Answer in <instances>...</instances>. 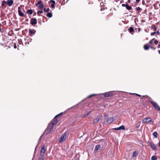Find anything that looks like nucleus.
I'll return each instance as SVG.
<instances>
[{"label":"nucleus","instance_id":"obj_1","mask_svg":"<svg viewBox=\"0 0 160 160\" xmlns=\"http://www.w3.org/2000/svg\"><path fill=\"white\" fill-rule=\"evenodd\" d=\"M58 120L57 119L53 120V121L51 123L48 124L47 128L46 129V132H47V134L49 133L53 129L54 125L56 124L58 122Z\"/></svg>","mask_w":160,"mask_h":160},{"label":"nucleus","instance_id":"obj_2","mask_svg":"<svg viewBox=\"0 0 160 160\" xmlns=\"http://www.w3.org/2000/svg\"><path fill=\"white\" fill-rule=\"evenodd\" d=\"M151 103L152 105L154 108L157 110L160 111V107L158 103L152 101L150 102Z\"/></svg>","mask_w":160,"mask_h":160},{"label":"nucleus","instance_id":"obj_3","mask_svg":"<svg viewBox=\"0 0 160 160\" xmlns=\"http://www.w3.org/2000/svg\"><path fill=\"white\" fill-rule=\"evenodd\" d=\"M67 137V133L65 132L61 136L60 138L59 139V142H60L64 141L66 139Z\"/></svg>","mask_w":160,"mask_h":160},{"label":"nucleus","instance_id":"obj_4","mask_svg":"<svg viewBox=\"0 0 160 160\" xmlns=\"http://www.w3.org/2000/svg\"><path fill=\"white\" fill-rule=\"evenodd\" d=\"M46 152L45 147L44 145L42 147L40 151V155L41 157H43Z\"/></svg>","mask_w":160,"mask_h":160},{"label":"nucleus","instance_id":"obj_5","mask_svg":"<svg viewBox=\"0 0 160 160\" xmlns=\"http://www.w3.org/2000/svg\"><path fill=\"white\" fill-rule=\"evenodd\" d=\"M114 92V91L109 92H108L103 93V94L104 95V96L106 97H109L113 95L112 92Z\"/></svg>","mask_w":160,"mask_h":160},{"label":"nucleus","instance_id":"obj_6","mask_svg":"<svg viewBox=\"0 0 160 160\" xmlns=\"http://www.w3.org/2000/svg\"><path fill=\"white\" fill-rule=\"evenodd\" d=\"M37 23V19L36 18H32L30 20V24L32 25L36 24Z\"/></svg>","mask_w":160,"mask_h":160},{"label":"nucleus","instance_id":"obj_7","mask_svg":"<svg viewBox=\"0 0 160 160\" xmlns=\"http://www.w3.org/2000/svg\"><path fill=\"white\" fill-rule=\"evenodd\" d=\"M114 120L113 117L108 118L106 121L104 122V123L105 124H107L111 123Z\"/></svg>","mask_w":160,"mask_h":160},{"label":"nucleus","instance_id":"obj_8","mask_svg":"<svg viewBox=\"0 0 160 160\" xmlns=\"http://www.w3.org/2000/svg\"><path fill=\"white\" fill-rule=\"evenodd\" d=\"M113 129L115 130H125V128L124 125H122L118 128H115Z\"/></svg>","mask_w":160,"mask_h":160},{"label":"nucleus","instance_id":"obj_9","mask_svg":"<svg viewBox=\"0 0 160 160\" xmlns=\"http://www.w3.org/2000/svg\"><path fill=\"white\" fill-rule=\"evenodd\" d=\"M21 8L19 7L18 8V13L19 16L20 17H23L24 15V13L22 12L21 10Z\"/></svg>","mask_w":160,"mask_h":160},{"label":"nucleus","instance_id":"obj_10","mask_svg":"<svg viewBox=\"0 0 160 160\" xmlns=\"http://www.w3.org/2000/svg\"><path fill=\"white\" fill-rule=\"evenodd\" d=\"M6 2V4H7L9 6H11L13 3V0H8Z\"/></svg>","mask_w":160,"mask_h":160},{"label":"nucleus","instance_id":"obj_11","mask_svg":"<svg viewBox=\"0 0 160 160\" xmlns=\"http://www.w3.org/2000/svg\"><path fill=\"white\" fill-rule=\"evenodd\" d=\"M150 146L152 150H154L156 149L157 148L154 143L152 142H150Z\"/></svg>","mask_w":160,"mask_h":160},{"label":"nucleus","instance_id":"obj_12","mask_svg":"<svg viewBox=\"0 0 160 160\" xmlns=\"http://www.w3.org/2000/svg\"><path fill=\"white\" fill-rule=\"evenodd\" d=\"M29 32L32 34H34L36 32V31L35 29H29L28 30Z\"/></svg>","mask_w":160,"mask_h":160},{"label":"nucleus","instance_id":"obj_13","mask_svg":"<svg viewBox=\"0 0 160 160\" xmlns=\"http://www.w3.org/2000/svg\"><path fill=\"white\" fill-rule=\"evenodd\" d=\"M33 12V11L32 10L28 9L26 11V13L29 15H31L32 14Z\"/></svg>","mask_w":160,"mask_h":160},{"label":"nucleus","instance_id":"obj_14","mask_svg":"<svg viewBox=\"0 0 160 160\" xmlns=\"http://www.w3.org/2000/svg\"><path fill=\"white\" fill-rule=\"evenodd\" d=\"M100 120V119L98 118H96L95 119H94L93 122V124L97 123L98 122H99Z\"/></svg>","mask_w":160,"mask_h":160},{"label":"nucleus","instance_id":"obj_15","mask_svg":"<svg viewBox=\"0 0 160 160\" xmlns=\"http://www.w3.org/2000/svg\"><path fill=\"white\" fill-rule=\"evenodd\" d=\"M138 154V152L137 151H135L133 153L132 156L133 157H136Z\"/></svg>","mask_w":160,"mask_h":160},{"label":"nucleus","instance_id":"obj_16","mask_svg":"<svg viewBox=\"0 0 160 160\" xmlns=\"http://www.w3.org/2000/svg\"><path fill=\"white\" fill-rule=\"evenodd\" d=\"M38 8L40 9H42L44 7V5L43 3L38 5Z\"/></svg>","mask_w":160,"mask_h":160},{"label":"nucleus","instance_id":"obj_17","mask_svg":"<svg viewBox=\"0 0 160 160\" xmlns=\"http://www.w3.org/2000/svg\"><path fill=\"white\" fill-rule=\"evenodd\" d=\"M128 31L130 33H131L134 32V29L132 27H130L128 29Z\"/></svg>","mask_w":160,"mask_h":160},{"label":"nucleus","instance_id":"obj_18","mask_svg":"<svg viewBox=\"0 0 160 160\" xmlns=\"http://www.w3.org/2000/svg\"><path fill=\"white\" fill-rule=\"evenodd\" d=\"M101 148V146L100 145L98 144L97 145H96L95 148V150H98L100 148Z\"/></svg>","mask_w":160,"mask_h":160},{"label":"nucleus","instance_id":"obj_19","mask_svg":"<svg viewBox=\"0 0 160 160\" xmlns=\"http://www.w3.org/2000/svg\"><path fill=\"white\" fill-rule=\"evenodd\" d=\"M126 8L128 10H130L132 8V7L131 6H129L128 4H127L126 6Z\"/></svg>","mask_w":160,"mask_h":160},{"label":"nucleus","instance_id":"obj_20","mask_svg":"<svg viewBox=\"0 0 160 160\" xmlns=\"http://www.w3.org/2000/svg\"><path fill=\"white\" fill-rule=\"evenodd\" d=\"M47 17L51 18L52 17V14L51 12H48L46 15Z\"/></svg>","mask_w":160,"mask_h":160},{"label":"nucleus","instance_id":"obj_21","mask_svg":"<svg viewBox=\"0 0 160 160\" xmlns=\"http://www.w3.org/2000/svg\"><path fill=\"white\" fill-rule=\"evenodd\" d=\"M150 48V47L148 46L147 45H145L144 46V48L145 50H148Z\"/></svg>","mask_w":160,"mask_h":160},{"label":"nucleus","instance_id":"obj_22","mask_svg":"<svg viewBox=\"0 0 160 160\" xmlns=\"http://www.w3.org/2000/svg\"><path fill=\"white\" fill-rule=\"evenodd\" d=\"M5 3H6V2L5 0H3L2 2L1 6L3 7L5 6Z\"/></svg>","mask_w":160,"mask_h":160},{"label":"nucleus","instance_id":"obj_23","mask_svg":"<svg viewBox=\"0 0 160 160\" xmlns=\"http://www.w3.org/2000/svg\"><path fill=\"white\" fill-rule=\"evenodd\" d=\"M135 9L137 11H139V12H141L142 8L139 7H136L135 8Z\"/></svg>","mask_w":160,"mask_h":160},{"label":"nucleus","instance_id":"obj_24","mask_svg":"<svg viewBox=\"0 0 160 160\" xmlns=\"http://www.w3.org/2000/svg\"><path fill=\"white\" fill-rule=\"evenodd\" d=\"M148 120H149L147 122H152V123L153 122V121L150 118H147Z\"/></svg>","mask_w":160,"mask_h":160},{"label":"nucleus","instance_id":"obj_25","mask_svg":"<svg viewBox=\"0 0 160 160\" xmlns=\"http://www.w3.org/2000/svg\"><path fill=\"white\" fill-rule=\"evenodd\" d=\"M153 135L155 138H157L158 136V133L157 132H154L153 133Z\"/></svg>","mask_w":160,"mask_h":160},{"label":"nucleus","instance_id":"obj_26","mask_svg":"<svg viewBox=\"0 0 160 160\" xmlns=\"http://www.w3.org/2000/svg\"><path fill=\"white\" fill-rule=\"evenodd\" d=\"M50 10V9L49 8H47V9H46V8H44V12H48Z\"/></svg>","mask_w":160,"mask_h":160},{"label":"nucleus","instance_id":"obj_27","mask_svg":"<svg viewBox=\"0 0 160 160\" xmlns=\"http://www.w3.org/2000/svg\"><path fill=\"white\" fill-rule=\"evenodd\" d=\"M97 95L96 94H91V95H90L89 96H88L87 98H91L93 96H95L96 95Z\"/></svg>","mask_w":160,"mask_h":160},{"label":"nucleus","instance_id":"obj_28","mask_svg":"<svg viewBox=\"0 0 160 160\" xmlns=\"http://www.w3.org/2000/svg\"><path fill=\"white\" fill-rule=\"evenodd\" d=\"M157 159V157L154 156H153L151 157V160H155Z\"/></svg>","mask_w":160,"mask_h":160},{"label":"nucleus","instance_id":"obj_29","mask_svg":"<svg viewBox=\"0 0 160 160\" xmlns=\"http://www.w3.org/2000/svg\"><path fill=\"white\" fill-rule=\"evenodd\" d=\"M148 120L147 118H144L142 121V123H145L146 122H147V120Z\"/></svg>","mask_w":160,"mask_h":160},{"label":"nucleus","instance_id":"obj_30","mask_svg":"<svg viewBox=\"0 0 160 160\" xmlns=\"http://www.w3.org/2000/svg\"><path fill=\"white\" fill-rule=\"evenodd\" d=\"M43 13V11L42 10L41 11H39L37 12V13L38 15L39 16H42V15H39V13Z\"/></svg>","mask_w":160,"mask_h":160},{"label":"nucleus","instance_id":"obj_31","mask_svg":"<svg viewBox=\"0 0 160 160\" xmlns=\"http://www.w3.org/2000/svg\"><path fill=\"white\" fill-rule=\"evenodd\" d=\"M42 1L41 0H40L38 3L36 4V5L38 6V5L42 4Z\"/></svg>","mask_w":160,"mask_h":160},{"label":"nucleus","instance_id":"obj_32","mask_svg":"<svg viewBox=\"0 0 160 160\" xmlns=\"http://www.w3.org/2000/svg\"><path fill=\"white\" fill-rule=\"evenodd\" d=\"M90 113V111H89L88 113H87L86 114H84L83 116V117H86L87 116H88V115H89Z\"/></svg>","mask_w":160,"mask_h":160},{"label":"nucleus","instance_id":"obj_33","mask_svg":"<svg viewBox=\"0 0 160 160\" xmlns=\"http://www.w3.org/2000/svg\"><path fill=\"white\" fill-rule=\"evenodd\" d=\"M62 112H61L59 114L57 115H56L55 117H54V118H57L59 116L62 115Z\"/></svg>","mask_w":160,"mask_h":160},{"label":"nucleus","instance_id":"obj_34","mask_svg":"<svg viewBox=\"0 0 160 160\" xmlns=\"http://www.w3.org/2000/svg\"><path fill=\"white\" fill-rule=\"evenodd\" d=\"M155 39V38H153L151 40H150L149 42V43L151 44H152V42H153V41Z\"/></svg>","mask_w":160,"mask_h":160},{"label":"nucleus","instance_id":"obj_35","mask_svg":"<svg viewBox=\"0 0 160 160\" xmlns=\"http://www.w3.org/2000/svg\"><path fill=\"white\" fill-rule=\"evenodd\" d=\"M49 2H52L53 4H55V1H54V0H50V1Z\"/></svg>","mask_w":160,"mask_h":160},{"label":"nucleus","instance_id":"obj_36","mask_svg":"<svg viewBox=\"0 0 160 160\" xmlns=\"http://www.w3.org/2000/svg\"><path fill=\"white\" fill-rule=\"evenodd\" d=\"M132 94H135L136 95L140 97H142V96L140 95H139V94H137V93H132Z\"/></svg>","mask_w":160,"mask_h":160},{"label":"nucleus","instance_id":"obj_37","mask_svg":"<svg viewBox=\"0 0 160 160\" xmlns=\"http://www.w3.org/2000/svg\"><path fill=\"white\" fill-rule=\"evenodd\" d=\"M154 43L155 45H157L158 43V41L156 40H155L154 41Z\"/></svg>","mask_w":160,"mask_h":160},{"label":"nucleus","instance_id":"obj_38","mask_svg":"<svg viewBox=\"0 0 160 160\" xmlns=\"http://www.w3.org/2000/svg\"><path fill=\"white\" fill-rule=\"evenodd\" d=\"M44 158H43V157H40L39 158V159L38 160H43Z\"/></svg>","mask_w":160,"mask_h":160},{"label":"nucleus","instance_id":"obj_39","mask_svg":"<svg viewBox=\"0 0 160 160\" xmlns=\"http://www.w3.org/2000/svg\"><path fill=\"white\" fill-rule=\"evenodd\" d=\"M54 4H55L52 3V4L51 5V7H52V8H54V7H55Z\"/></svg>","mask_w":160,"mask_h":160},{"label":"nucleus","instance_id":"obj_40","mask_svg":"<svg viewBox=\"0 0 160 160\" xmlns=\"http://www.w3.org/2000/svg\"><path fill=\"white\" fill-rule=\"evenodd\" d=\"M156 33L155 32H152L151 34V35L153 36V35H154Z\"/></svg>","mask_w":160,"mask_h":160},{"label":"nucleus","instance_id":"obj_41","mask_svg":"<svg viewBox=\"0 0 160 160\" xmlns=\"http://www.w3.org/2000/svg\"><path fill=\"white\" fill-rule=\"evenodd\" d=\"M36 148H37V147L35 149V152H34V155L33 156V158L32 159V160H33V158L35 157V151H36Z\"/></svg>","mask_w":160,"mask_h":160},{"label":"nucleus","instance_id":"obj_42","mask_svg":"<svg viewBox=\"0 0 160 160\" xmlns=\"http://www.w3.org/2000/svg\"><path fill=\"white\" fill-rule=\"evenodd\" d=\"M127 4H123L122 5V6L123 7H125L127 5Z\"/></svg>","mask_w":160,"mask_h":160},{"label":"nucleus","instance_id":"obj_43","mask_svg":"<svg viewBox=\"0 0 160 160\" xmlns=\"http://www.w3.org/2000/svg\"><path fill=\"white\" fill-rule=\"evenodd\" d=\"M153 29L154 31H156L157 29V28L156 27H154L153 28Z\"/></svg>","mask_w":160,"mask_h":160},{"label":"nucleus","instance_id":"obj_44","mask_svg":"<svg viewBox=\"0 0 160 160\" xmlns=\"http://www.w3.org/2000/svg\"><path fill=\"white\" fill-rule=\"evenodd\" d=\"M145 1L143 0L142 2V4H143V5H144L145 4Z\"/></svg>","mask_w":160,"mask_h":160},{"label":"nucleus","instance_id":"obj_45","mask_svg":"<svg viewBox=\"0 0 160 160\" xmlns=\"http://www.w3.org/2000/svg\"><path fill=\"white\" fill-rule=\"evenodd\" d=\"M150 48H151L152 49H154V50H155L156 49L155 48H154V47H152V46L150 47Z\"/></svg>","mask_w":160,"mask_h":160},{"label":"nucleus","instance_id":"obj_46","mask_svg":"<svg viewBox=\"0 0 160 160\" xmlns=\"http://www.w3.org/2000/svg\"><path fill=\"white\" fill-rule=\"evenodd\" d=\"M156 33L158 35H159L160 33V32L158 30L156 32Z\"/></svg>","mask_w":160,"mask_h":160},{"label":"nucleus","instance_id":"obj_47","mask_svg":"<svg viewBox=\"0 0 160 160\" xmlns=\"http://www.w3.org/2000/svg\"><path fill=\"white\" fill-rule=\"evenodd\" d=\"M14 48H17V46H16V44H14Z\"/></svg>","mask_w":160,"mask_h":160},{"label":"nucleus","instance_id":"obj_48","mask_svg":"<svg viewBox=\"0 0 160 160\" xmlns=\"http://www.w3.org/2000/svg\"><path fill=\"white\" fill-rule=\"evenodd\" d=\"M123 2H124V1H123V0H122L121 1H120V3H123Z\"/></svg>","mask_w":160,"mask_h":160},{"label":"nucleus","instance_id":"obj_49","mask_svg":"<svg viewBox=\"0 0 160 160\" xmlns=\"http://www.w3.org/2000/svg\"><path fill=\"white\" fill-rule=\"evenodd\" d=\"M140 0H136V2H139L140 1Z\"/></svg>","mask_w":160,"mask_h":160},{"label":"nucleus","instance_id":"obj_50","mask_svg":"<svg viewBox=\"0 0 160 160\" xmlns=\"http://www.w3.org/2000/svg\"><path fill=\"white\" fill-rule=\"evenodd\" d=\"M36 12H34V13H33V16H36Z\"/></svg>","mask_w":160,"mask_h":160},{"label":"nucleus","instance_id":"obj_51","mask_svg":"<svg viewBox=\"0 0 160 160\" xmlns=\"http://www.w3.org/2000/svg\"><path fill=\"white\" fill-rule=\"evenodd\" d=\"M138 31L139 32H140V30H141V29H140V28H138Z\"/></svg>","mask_w":160,"mask_h":160},{"label":"nucleus","instance_id":"obj_52","mask_svg":"<svg viewBox=\"0 0 160 160\" xmlns=\"http://www.w3.org/2000/svg\"><path fill=\"white\" fill-rule=\"evenodd\" d=\"M130 0H128V2L130 3Z\"/></svg>","mask_w":160,"mask_h":160},{"label":"nucleus","instance_id":"obj_53","mask_svg":"<svg viewBox=\"0 0 160 160\" xmlns=\"http://www.w3.org/2000/svg\"><path fill=\"white\" fill-rule=\"evenodd\" d=\"M158 52L160 54V50H158Z\"/></svg>","mask_w":160,"mask_h":160},{"label":"nucleus","instance_id":"obj_54","mask_svg":"<svg viewBox=\"0 0 160 160\" xmlns=\"http://www.w3.org/2000/svg\"><path fill=\"white\" fill-rule=\"evenodd\" d=\"M42 135L40 137V138L39 139H40L42 137Z\"/></svg>","mask_w":160,"mask_h":160},{"label":"nucleus","instance_id":"obj_55","mask_svg":"<svg viewBox=\"0 0 160 160\" xmlns=\"http://www.w3.org/2000/svg\"><path fill=\"white\" fill-rule=\"evenodd\" d=\"M1 31V28H0V32Z\"/></svg>","mask_w":160,"mask_h":160},{"label":"nucleus","instance_id":"obj_56","mask_svg":"<svg viewBox=\"0 0 160 160\" xmlns=\"http://www.w3.org/2000/svg\"><path fill=\"white\" fill-rule=\"evenodd\" d=\"M145 96H142V97H145Z\"/></svg>","mask_w":160,"mask_h":160},{"label":"nucleus","instance_id":"obj_57","mask_svg":"<svg viewBox=\"0 0 160 160\" xmlns=\"http://www.w3.org/2000/svg\"><path fill=\"white\" fill-rule=\"evenodd\" d=\"M159 7H160V4H159Z\"/></svg>","mask_w":160,"mask_h":160}]
</instances>
